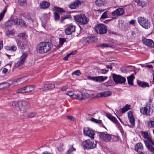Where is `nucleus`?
I'll list each match as a JSON object with an SVG mask.
<instances>
[{"instance_id": "57", "label": "nucleus", "mask_w": 154, "mask_h": 154, "mask_svg": "<svg viewBox=\"0 0 154 154\" xmlns=\"http://www.w3.org/2000/svg\"><path fill=\"white\" fill-rule=\"evenodd\" d=\"M70 152H71L73 151H75L76 150L73 147V145H72L71 146L70 148L69 149Z\"/></svg>"}, {"instance_id": "54", "label": "nucleus", "mask_w": 154, "mask_h": 154, "mask_svg": "<svg viewBox=\"0 0 154 154\" xmlns=\"http://www.w3.org/2000/svg\"><path fill=\"white\" fill-rule=\"evenodd\" d=\"M140 5H141L140 6H141L142 8H143L146 6L147 4L145 2H143L140 3Z\"/></svg>"}, {"instance_id": "7", "label": "nucleus", "mask_w": 154, "mask_h": 154, "mask_svg": "<svg viewBox=\"0 0 154 154\" xmlns=\"http://www.w3.org/2000/svg\"><path fill=\"white\" fill-rule=\"evenodd\" d=\"M112 77L113 81L117 84H123L126 81V79L125 77L119 75L113 74Z\"/></svg>"}, {"instance_id": "10", "label": "nucleus", "mask_w": 154, "mask_h": 154, "mask_svg": "<svg viewBox=\"0 0 154 154\" xmlns=\"http://www.w3.org/2000/svg\"><path fill=\"white\" fill-rule=\"evenodd\" d=\"M83 133L85 134L88 136L92 139L94 138L95 135L94 131L89 128H84L83 129Z\"/></svg>"}, {"instance_id": "32", "label": "nucleus", "mask_w": 154, "mask_h": 154, "mask_svg": "<svg viewBox=\"0 0 154 154\" xmlns=\"http://www.w3.org/2000/svg\"><path fill=\"white\" fill-rule=\"evenodd\" d=\"M73 99L78 100H82L81 92H80L79 94H75L74 95H73Z\"/></svg>"}, {"instance_id": "24", "label": "nucleus", "mask_w": 154, "mask_h": 154, "mask_svg": "<svg viewBox=\"0 0 154 154\" xmlns=\"http://www.w3.org/2000/svg\"><path fill=\"white\" fill-rule=\"evenodd\" d=\"M106 2V0H96L95 1V3L96 5L99 7L104 5Z\"/></svg>"}, {"instance_id": "61", "label": "nucleus", "mask_w": 154, "mask_h": 154, "mask_svg": "<svg viewBox=\"0 0 154 154\" xmlns=\"http://www.w3.org/2000/svg\"><path fill=\"white\" fill-rule=\"evenodd\" d=\"M135 22V21L134 20H132L129 21V23L130 24H134Z\"/></svg>"}, {"instance_id": "49", "label": "nucleus", "mask_w": 154, "mask_h": 154, "mask_svg": "<svg viewBox=\"0 0 154 154\" xmlns=\"http://www.w3.org/2000/svg\"><path fill=\"white\" fill-rule=\"evenodd\" d=\"M36 115V113L35 112H31L30 113L28 116V118H32L35 116Z\"/></svg>"}, {"instance_id": "39", "label": "nucleus", "mask_w": 154, "mask_h": 154, "mask_svg": "<svg viewBox=\"0 0 154 154\" xmlns=\"http://www.w3.org/2000/svg\"><path fill=\"white\" fill-rule=\"evenodd\" d=\"M2 85V88H6L9 87L10 85V84L8 82L2 83H0V85Z\"/></svg>"}, {"instance_id": "55", "label": "nucleus", "mask_w": 154, "mask_h": 154, "mask_svg": "<svg viewBox=\"0 0 154 154\" xmlns=\"http://www.w3.org/2000/svg\"><path fill=\"white\" fill-rule=\"evenodd\" d=\"M100 72H101L103 74H106L108 72V70H106V69H102L100 70Z\"/></svg>"}, {"instance_id": "45", "label": "nucleus", "mask_w": 154, "mask_h": 154, "mask_svg": "<svg viewBox=\"0 0 154 154\" xmlns=\"http://www.w3.org/2000/svg\"><path fill=\"white\" fill-rule=\"evenodd\" d=\"M75 94L72 91H67L66 93V94L67 95H68L71 98H72L73 99V95H74Z\"/></svg>"}, {"instance_id": "62", "label": "nucleus", "mask_w": 154, "mask_h": 154, "mask_svg": "<svg viewBox=\"0 0 154 154\" xmlns=\"http://www.w3.org/2000/svg\"><path fill=\"white\" fill-rule=\"evenodd\" d=\"M26 78H24L23 79V80H20V83H21V84L24 82H25V81H26L27 80V79H26V77H25Z\"/></svg>"}, {"instance_id": "17", "label": "nucleus", "mask_w": 154, "mask_h": 154, "mask_svg": "<svg viewBox=\"0 0 154 154\" xmlns=\"http://www.w3.org/2000/svg\"><path fill=\"white\" fill-rule=\"evenodd\" d=\"M15 19L8 20L5 23V26L8 28H10L14 25H16Z\"/></svg>"}, {"instance_id": "58", "label": "nucleus", "mask_w": 154, "mask_h": 154, "mask_svg": "<svg viewBox=\"0 0 154 154\" xmlns=\"http://www.w3.org/2000/svg\"><path fill=\"white\" fill-rule=\"evenodd\" d=\"M67 89V87L66 86H63L60 89L62 91H66Z\"/></svg>"}, {"instance_id": "13", "label": "nucleus", "mask_w": 154, "mask_h": 154, "mask_svg": "<svg viewBox=\"0 0 154 154\" xmlns=\"http://www.w3.org/2000/svg\"><path fill=\"white\" fill-rule=\"evenodd\" d=\"M125 13V10L123 8H120L116 9V10L111 13L112 16H121Z\"/></svg>"}, {"instance_id": "53", "label": "nucleus", "mask_w": 154, "mask_h": 154, "mask_svg": "<svg viewBox=\"0 0 154 154\" xmlns=\"http://www.w3.org/2000/svg\"><path fill=\"white\" fill-rule=\"evenodd\" d=\"M115 124L116 125L119 129H121L122 128L121 125H120V123L118 121L115 123Z\"/></svg>"}, {"instance_id": "41", "label": "nucleus", "mask_w": 154, "mask_h": 154, "mask_svg": "<svg viewBox=\"0 0 154 154\" xmlns=\"http://www.w3.org/2000/svg\"><path fill=\"white\" fill-rule=\"evenodd\" d=\"M72 75H75L78 76H79L81 74V72L79 70H77L73 72L72 73Z\"/></svg>"}, {"instance_id": "37", "label": "nucleus", "mask_w": 154, "mask_h": 154, "mask_svg": "<svg viewBox=\"0 0 154 154\" xmlns=\"http://www.w3.org/2000/svg\"><path fill=\"white\" fill-rule=\"evenodd\" d=\"M18 36L20 38L23 40H25L26 39L27 36L24 33L19 34L18 35Z\"/></svg>"}, {"instance_id": "5", "label": "nucleus", "mask_w": 154, "mask_h": 154, "mask_svg": "<svg viewBox=\"0 0 154 154\" xmlns=\"http://www.w3.org/2000/svg\"><path fill=\"white\" fill-rule=\"evenodd\" d=\"M138 21L141 26L146 29H148L150 27L151 25L150 22L147 19L144 17H138Z\"/></svg>"}, {"instance_id": "31", "label": "nucleus", "mask_w": 154, "mask_h": 154, "mask_svg": "<svg viewBox=\"0 0 154 154\" xmlns=\"http://www.w3.org/2000/svg\"><path fill=\"white\" fill-rule=\"evenodd\" d=\"M90 96V95L87 93H82L81 92L82 100L86 99L89 98Z\"/></svg>"}, {"instance_id": "14", "label": "nucleus", "mask_w": 154, "mask_h": 154, "mask_svg": "<svg viewBox=\"0 0 154 154\" xmlns=\"http://www.w3.org/2000/svg\"><path fill=\"white\" fill-rule=\"evenodd\" d=\"M82 3L83 2L81 0H75L69 5V7L71 9H76L79 5H81Z\"/></svg>"}, {"instance_id": "52", "label": "nucleus", "mask_w": 154, "mask_h": 154, "mask_svg": "<svg viewBox=\"0 0 154 154\" xmlns=\"http://www.w3.org/2000/svg\"><path fill=\"white\" fill-rule=\"evenodd\" d=\"M17 49V47L15 46H11V50L12 51H15Z\"/></svg>"}, {"instance_id": "64", "label": "nucleus", "mask_w": 154, "mask_h": 154, "mask_svg": "<svg viewBox=\"0 0 154 154\" xmlns=\"http://www.w3.org/2000/svg\"><path fill=\"white\" fill-rule=\"evenodd\" d=\"M145 67H146L149 68H153L152 66V65H147L145 66Z\"/></svg>"}, {"instance_id": "21", "label": "nucleus", "mask_w": 154, "mask_h": 154, "mask_svg": "<svg viewBox=\"0 0 154 154\" xmlns=\"http://www.w3.org/2000/svg\"><path fill=\"white\" fill-rule=\"evenodd\" d=\"M15 21L16 25L20 26L21 27L25 26H26L25 22L21 19L16 18Z\"/></svg>"}, {"instance_id": "20", "label": "nucleus", "mask_w": 154, "mask_h": 154, "mask_svg": "<svg viewBox=\"0 0 154 154\" xmlns=\"http://www.w3.org/2000/svg\"><path fill=\"white\" fill-rule=\"evenodd\" d=\"M112 94L110 91H106L98 93L97 94V97H108Z\"/></svg>"}, {"instance_id": "2", "label": "nucleus", "mask_w": 154, "mask_h": 154, "mask_svg": "<svg viewBox=\"0 0 154 154\" xmlns=\"http://www.w3.org/2000/svg\"><path fill=\"white\" fill-rule=\"evenodd\" d=\"M142 137L147 140H144V142L148 150L154 154V148L152 146L154 145V143L152 141L151 138L150 137L147 132H143L141 133Z\"/></svg>"}, {"instance_id": "22", "label": "nucleus", "mask_w": 154, "mask_h": 154, "mask_svg": "<svg viewBox=\"0 0 154 154\" xmlns=\"http://www.w3.org/2000/svg\"><path fill=\"white\" fill-rule=\"evenodd\" d=\"M50 3L46 1H43L40 3V8L42 9H46L50 6Z\"/></svg>"}, {"instance_id": "9", "label": "nucleus", "mask_w": 154, "mask_h": 154, "mask_svg": "<svg viewBox=\"0 0 154 154\" xmlns=\"http://www.w3.org/2000/svg\"><path fill=\"white\" fill-rule=\"evenodd\" d=\"M28 54L26 52L23 53L19 58V60L16 63L15 66L16 68H19L24 63Z\"/></svg>"}, {"instance_id": "43", "label": "nucleus", "mask_w": 154, "mask_h": 154, "mask_svg": "<svg viewBox=\"0 0 154 154\" xmlns=\"http://www.w3.org/2000/svg\"><path fill=\"white\" fill-rule=\"evenodd\" d=\"M54 15V19L55 20H58L60 18V16L59 14L57 12H54L53 13Z\"/></svg>"}, {"instance_id": "36", "label": "nucleus", "mask_w": 154, "mask_h": 154, "mask_svg": "<svg viewBox=\"0 0 154 154\" xmlns=\"http://www.w3.org/2000/svg\"><path fill=\"white\" fill-rule=\"evenodd\" d=\"M75 53H76L75 51H72V52L69 53L68 54H67L66 56L65 57H64V58H63V60H67L68 58L70 55H74L75 54Z\"/></svg>"}, {"instance_id": "30", "label": "nucleus", "mask_w": 154, "mask_h": 154, "mask_svg": "<svg viewBox=\"0 0 154 154\" xmlns=\"http://www.w3.org/2000/svg\"><path fill=\"white\" fill-rule=\"evenodd\" d=\"M134 78V77L132 75H131L127 77L128 83L129 85H133V81Z\"/></svg>"}, {"instance_id": "18", "label": "nucleus", "mask_w": 154, "mask_h": 154, "mask_svg": "<svg viewBox=\"0 0 154 154\" xmlns=\"http://www.w3.org/2000/svg\"><path fill=\"white\" fill-rule=\"evenodd\" d=\"M75 31V26L73 25L69 26L65 30V33L66 35H70Z\"/></svg>"}, {"instance_id": "34", "label": "nucleus", "mask_w": 154, "mask_h": 154, "mask_svg": "<svg viewBox=\"0 0 154 154\" xmlns=\"http://www.w3.org/2000/svg\"><path fill=\"white\" fill-rule=\"evenodd\" d=\"M53 9L54 11L59 12H64L65 11L63 8L58 7H54Z\"/></svg>"}, {"instance_id": "46", "label": "nucleus", "mask_w": 154, "mask_h": 154, "mask_svg": "<svg viewBox=\"0 0 154 154\" xmlns=\"http://www.w3.org/2000/svg\"><path fill=\"white\" fill-rule=\"evenodd\" d=\"M98 46L102 48L110 47V46L107 44H100Z\"/></svg>"}, {"instance_id": "33", "label": "nucleus", "mask_w": 154, "mask_h": 154, "mask_svg": "<svg viewBox=\"0 0 154 154\" xmlns=\"http://www.w3.org/2000/svg\"><path fill=\"white\" fill-rule=\"evenodd\" d=\"M46 87L47 88V90H52L55 87V85L54 84H47Z\"/></svg>"}, {"instance_id": "23", "label": "nucleus", "mask_w": 154, "mask_h": 154, "mask_svg": "<svg viewBox=\"0 0 154 154\" xmlns=\"http://www.w3.org/2000/svg\"><path fill=\"white\" fill-rule=\"evenodd\" d=\"M34 88L35 86L33 85L25 86V93H30L31 92L34 90Z\"/></svg>"}, {"instance_id": "25", "label": "nucleus", "mask_w": 154, "mask_h": 154, "mask_svg": "<svg viewBox=\"0 0 154 154\" xmlns=\"http://www.w3.org/2000/svg\"><path fill=\"white\" fill-rule=\"evenodd\" d=\"M106 116L109 119L115 123L118 121L115 117L112 116L110 113H106Z\"/></svg>"}, {"instance_id": "38", "label": "nucleus", "mask_w": 154, "mask_h": 154, "mask_svg": "<svg viewBox=\"0 0 154 154\" xmlns=\"http://www.w3.org/2000/svg\"><path fill=\"white\" fill-rule=\"evenodd\" d=\"M7 9L6 8H5L3 10V11L0 14V21L4 17L5 14L6 12Z\"/></svg>"}, {"instance_id": "19", "label": "nucleus", "mask_w": 154, "mask_h": 154, "mask_svg": "<svg viewBox=\"0 0 154 154\" xmlns=\"http://www.w3.org/2000/svg\"><path fill=\"white\" fill-rule=\"evenodd\" d=\"M128 115L130 123L132 125H135V120L133 116L132 112L131 111L129 112L128 113Z\"/></svg>"}, {"instance_id": "27", "label": "nucleus", "mask_w": 154, "mask_h": 154, "mask_svg": "<svg viewBox=\"0 0 154 154\" xmlns=\"http://www.w3.org/2000/svg\"><path fill=\"white\" fill-rule=\"evenodd\" d=\"M143 149V145L140 143H137L135 146V150L138 152L139 150H142Z\"/></svg>"}, {"instance_id": "63", "label": "nucleus", "mask_w": 154, "mask_h": 154, "mask_svg": "<svg viewBox=\"0 0 154 154\" xmlns=\"http://www.w3.org/2000/svg\"><path fill=\"white\" fill-rule=\"evenodd\" d=\"M114 59L115 58L114 57H110V59H107V60H109V61H112L114 60Z\"/></svg>"}, {"instance_id": "59", "label": "nucleus", "mask_w": 154, "mask_h": 154, "mask_svg": "<svg viewBox=\"0 0 154 154\" xmlns=\"http://www.w3.org/2000/svg\"><path fill=\"white\" fill-rule=\"evenodd\" d=\"M5 48L6 50L8 51L11 50V46H7L5 47Z\"/></svg>"}, {"instance_id": "35", "label": "nucleus", "mask_w": 154, "mask_h": 154, "mask_svg": "<svg viewBox=\"0 0 154 154\" xmlns=\"http://www.w3.org/2000/svg\"><path fill=\"white\" fill-rule=\"evenodd\" d=\"M5 33L7 36H9L11 35H13L14 33V31L13 30H9L6 31Z\"/></svg>"}, {"instance_id": "51", "label": "nucleus", "mask_w": 154, "mask_h": 154, "mask_svg": "<svg viewBox=\"0 0 154 154\" xmlns=\"http://www.w3.org/2000/svg\"><path fill=\"white\" fill-rule=\"evenodd\" d=\"M107 17H108V15H107V12H105L100 17V18L105 19V18H107Z\"/></svg>"}, {"instance_id": "50", "label": "nucleus", "mask_w": 154, "mask_h": 154, "mask_svg": "<svg viewBox=\"0 0 154 154\" xmlns=\"http://www.w3.org/2000/svg\"><path fill=\"white\" fill-rule=\"evenodd\" d=\"M66 41V39L64 38H59V44L60 45H62Z\"/></svg>"}, {"instance_id": "42", "label": "nucleus", "mask_w": 154, "mask_h": 154, "mask_svg": "<svg viewBox=\"0 0 154 154\" xmlns=\"http://www.w3.org/2000/svg\"><path fill=\"white\" fill-rule=\"evenodd\" d=\"M25 87L20 88L19 89H18L16 90V92L17 93H25Z\"/></svg>"}, {"instance_id": "11", "label": "nucleus", "mask_w": 154, "mask_h": 154, "mask_svg": "<svg viewBox=\"0 0 154 154\" xmlns=\"http://www.w3.org/2000/svg\"><path fill=\"white\" fill-rule=\"evenodd\" d=\"M99 137L101 140L106 142L110 141L112 138L110 135L103 132L100 133L99 134Z\"/></svg>"}, {"instance_id": "56", "label": "nucleus", "mask_w": 154, "mask_h": 154, "mask_svg": "<svg viewBox=\"0 0 154 154\" xmlns=\"http://www.w3.org/2000/svg\"><path fill=\"white\" fill-rule=\"evenodd\" d=\"M46 85H44L43 86H42L41 88H40V89L42 91H45L47 90V88L46 87Z\"/></svg>"}, {"instance_id": "44", "label": "nucleus", "mask_w": 154, "mask_h": 154, "mask_svg": "<svg viewBox=\"0 0 154 154\" xmlns=\"http://www.w3.org/2000/svg\"><path fill=\"white\" fill-rule=\"evenodd\" d=\"M71 18V16L69 15H64L61 17V21H63L64 20L67 19H70Z\"/></svg>"}, {"instance_id": "28", "label": "nucleus", "mask_w": 154, "mask_h": 154, "mask_svg": "<svg viewBox=\"0 0 154 154\" xmlns=\"http://www.w3.org/2000/svg\"><path fill=\"white\" fill-rule=\"evenodd\" d=\"M25 77H23L22 78H18L17 79V80H14L12 81V85H17L19 84H21V83H20V80H23L24 78H25Z\"/></svg>"}, {"instance_id": "1", "label": "nucleus", "mask_w": 154, "mask_h": 154, "mask_svg": "<svg viewBox=\"0 0 154 154\" xmlns=\"http://www.w3.org/2000/svg\"><path fill=\"white\" fill-rule=\"evenodd\" d=\"M12 105L14 109L21 112L26 110L30 106L28 102L21 101H14L12 103Z\"/></svg>"}, {"instance_id": "48", "label": "nucleus", "mask_w": 154, "mask_h": 154, "mask_svg": "<svg viewBox=\"0 0 154 154\" xmlns=\"http://www.w3.org/2000/svg\"><path fill=\"white\" fill-rule=\"evenodd\" d=\"M67 119H69L72 121H74L75 120V118L73 116H66Z\"/></svg>"}, {"instance_id": "29", "label": "nucleus", "mask_w": 154, "mask_h": 154, "mask_svg": "<svg viewBox=\"0 0 154 154\" xmlns=\"http://www.w3.org/2000/svg\"><path fill=\"white\" fill-rule=\"evenodd\" d=\"M130 106V105L126 104L124 107L122 108V109L121 111L122 113H124L128 110L130 109H131Z\"/></svg>"}, {"instance_id": "12", "label": "nucleus", "mask_w": 154, "mask_h": 154, "mask_svg": "<svg viewBox=\"0 0 154 154\" xmlns=\"http://www.w3.org/2000/svg\"><path fill=\"white\" fill-rule=\"evenodd\" d=\"M143 43L146 46L154 48V42L151 39L144 38L142 40Z\"/></svg>"}, {"instance_id": "15", "label": "nucleus", "mask_w": 154, "mask_h": 154, "mask_svg": "<svg viewBox=\"0 0 154 154\" xmlns=\"http://www.w3.org/2000/svg\"><path fill=\"white\" fill-rule=\"evenodd\" d=\"M150 112V108L149 106H146L140 109V112L141 114L149 116Z\"/></svg>"}, {"instance_id": "16", "label": "nucleus", "mask_w": 154, "mask_h": 154, "mask_svg": "<svg viewBox=\"0 0 154 154\" xmlns=\"http://www.w3.org/2000/svg\"><path fill=\"white\" fill-rule=\"evenodd\" d=\"M108 78L107 76H100L96 77H93L92 80L97 82H102L105 80H106Z\"/></svg>"}, {"instance_id": "40", "label": "nucleus", "mask_w": 154, "mask_h": 154, "mask_svg": "<svg viewBox=\"0 0 154 154\" xmlns=\"http://www.w3.org/2000/svg\"><path fill=\"white\" fill-rule=\"evenodd\" d=\"M90 120L94 122H95L97 123L100 124L102 123V121L101 120L97 119L94 118H91L90 119Z\"/></svg>"}, {"instance_id": "26", "label": "nucleus", "mask_w": 154, "mask_h": 154, "mask_svg": "<svg viewBox=\"0 0 154 154\" xmlns=\"http://www.w3.org/2000/svg\"><path fill=\"white\" fill-rule=\"evenodd\" d=\"M137 83L138 85L142 87L146 88L149 86L148 83L146 82L138 81L137 82Z\"/></svg>"}, {"instance_id": "47", "label": "nucleus", "mask_w": 154, "mask_h": 154, "mask_svg": "<svg viewBox=\"0 0 154 154\" xmlns=\"http://www.w3.org/2000/svg\"><path fill=\"white\" fill-rule=\"evenodd\" d=\"M19 3L21 6L24 5L26 3V0H19Z\"/></svg>"}, {"instance_id": "60", "label": "nucleus", "mask_w": 154, "mask_h": 154, "mask_svg": "<svg viewBox=\"0 0 154 154\" xmlns=\"http://www.w3.org/2000/svg\"><path fill=\"white\" fill-rule=\"evenodd\" d=\"M8 71V69H7L5 68H4L3 69V70L2 71V72L3 73L5 74V73H6Z\"/></svg>"}, {"instance_id": "3", "label": "nucleus", "mask_w": 154, "mask_h": 154, "mask_svg": "<svg viewBox=\"0 0 154 154\" xmlns=\"http://www.w3.org/2000/svg\"><path fill=\"white\" fill-rule=\"evenodd\" d=\"M52 47L50 42H42L39 44V53H45L49 51Z\"/></svg>"}, {"instance_id": "6", "label": "nucleus", "mask_w": 154, "mask_h": 154, "mask_svg": "<svg viewBox=\"0 0 154 154\" xmlns=\"http://www.w3.org/2000/svg\"><path fill=\"white\" fill-rule=\"evenodd\" d=\"M107 26L103 24H99L95 26V30L98 33L104 34L107 31Z\"/></svg>"}, {"instance_id": "4", "label": "nucleus", "mask_w": 154, "mask_h": 154, "mask_svg": "<svg viewBox=\"0 0 154 154\" xmlns=\"http://www.w3.org/2000/svg\"><path fill=\"white\" fill-rule=\"evenodd\" d=\"M73 18L75 21L79 23L80 24H86L88 21V18L83 14L74 16Z\"/></svg>"}, {"instance_id": "8", "label": "nucleus", "mask_w": 154, "mask_h": 154, "mask_svg": "<svg viewBox=\"0 0 154 154\" xmlns=\"http://www.w3.org/2000/svg\"><path fill=\"white\" fill-rule=\"evenodd\" d=\"M83 147L85 149H93L96 146V144L91 141L89 140L84 141L82 144Z\"/></svg>"}]
</instances>
